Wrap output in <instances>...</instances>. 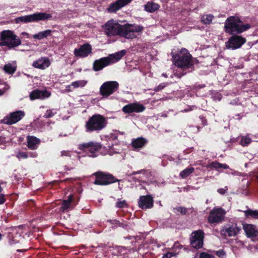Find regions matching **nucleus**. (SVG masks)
Returning <instances> with one entry per match:
<instances>
[{"label": "nucleus", "instance_id": "nucleus-11", "mask_svg": "<svg viewBox=\"0 0 258 258\" xmlns=\"http://www.w3.org/2000/svg\"><path fill=\"white\" fill-rule=\"evenodd\" d=\"M246 42V39L241 36L233 35L230 37L227 42H226V46L227 48L236 49L240 48Z\"/></svg>", "mask_w": 258, "mask_h": 258}, {"label": "nucleus", "instance_id": "nucleus-48", "mask_svg": "<svg viewBox=\"0 0 258 258\" xmlns=\"http://www.w3.org/2000/svg\"><path fill=\"white\" fill-rule=\"evenodd\" d=\"M61 156H71L70 152L69 151H62L61 152Z\"/></svg>", "mask_w": 258, "mask_h": 258}, {"label": "nucleus", "instance_id": "nucleus-57", "mask_svg": "<svg viewBox=\"0 0 258 258\" xmlns=\"http://www.w3.org/2000/svg\"><path fill=\"white\" fill-rule=\"evenodd\" d=\"M28 248H26V249H24V250L18 249V250H17V251H19V252H21V251H25L27 250H28Z\"/></svg>", "mask_w": 258, "mask_h": 258}, {"label": "nucleus", "instance_id": "nucleus-23", "mask_svg": "<svg viewBox=\"0 0 258 258\" xmlns=\"http://www.w3.org/2000/svg\"><path fill=\"white\" fill-rule=\"evenodd\" d=\"M50 61L49 59L46 57H42L38 60L34 61L32 66L35 68L44 70L49 67Z\"/></svg>", "mask_w": 258, "mask_h": 258}, {"label": "nucleus", "instance_id": "nucleus-39", "mask_svg": "<svg viewBox=\"0 0 258 258\" xmlns=\"http://www.w3.org/2000/svg\"><path fill=\"white\" fill-rule=\"evenodd\" d=\"M29 157L28 153L24 152H19L17 155V157L19 159H26Z\"/></svg>", "mask_w": 258, "mask_h": 258}, {"label": "nucleus", "instance_id": "nucleus-1", "mask_svg": "<svg viewBox=\"0 0 258 258\" xmlns=\"http://www.w3.org/2000/svg\"><path fill=\"white\" fill-rule=\"evenodd\" d=\"M104 31L107 37L119 36L126 39L136 38V32H141L144 29L142 26L135 24L126 23L121 25L114 20L108 21L103 26Z\"/></svg>", "mask_w": 258, "mask_h": 258}, {"label": "nucleus", "instance_id": "nucleus-27", "mask_svg": "<svg viewBox=\"0 0 258 258\" xmlns=\"http://www.w3.org/2000/svg\"><path fill=\"white\" fill-rule=\"evenodd\" d=\"M52 31L50 29L46 30L43 31L39 32L37 34H34L32 37L35 39L42 40L51 35Z\"/></svg>", "mask_w": 258, "mask_h": 258}, {"label": "nucleus", "instance_id": "nucleus-2", "mask_svg": "<svg viewBox=\"0 0 258 258\" xmlns=\"http://www.w3.org/2000/svg\"><path fill=\"white\" fill-rule=\"evenodd\" d=\"M249 24H244L237 16H230L227 18L224 25V31L230 35L241 34L250 29Z\"/></svg>", "mask_w": 258, "mask_h": 258}, {"label": "nucleus", "instance_id": "nucleus-45", "mask_svg": "<svg viewBox=\"0 0 258 258\" xmlns=\"http://www.w3.org/2000/svg\"><path fill=\"white\" fill-rule=\"evenodd\" d=\"M117 250L119 253H120V254H124L126 253L125 252H124V251L126 250V248L122 246H118Z\"/></svg>", "mask_w": 258, "mask_h": 258}, {"label": "nucleus", "instance_id": "nucleus-28", "mask_svg": "<svg viewBox=\"0 0 258 258\" xmlns=\"http://www.w3.org/2000/svg\"><path fill=\"white\" fill-rule=\"evenodd\" d=\"M73 201V196L71 195L69 196L67 200H64L62 201L61 206L60 208V210L62 212H64L68 209L70 208L71 205Z\"/></svg>", "mask_w": 258, "mask_h": 258}, {"label": "nucleus", "instance_id": "nucleus-26", "mask_svg": "<svg viewBox=\"0 0 258 258\" xmlns=\"http://www.w3.org/2000/svg\"><path fill=\"white\" fill-rule=\"evenodd\" d=\"M126 53L125 50H122L115 53L109 54L107 57L111 59V64L118 61Z\"/></svg>", "mask_w": 258, "mask_h": 258}, {"label": "nucleus", "instance_id": "nucleus-41", "mask_svg": "<svg viewBox=\"0 0 258 258\" xmlns=\"http://www.w3.org/2000/svg\"><path fill=\"white\" fill-rule=\"evenodd\" d=\"M127 204L125 200L117 201L116 203V207L118 208H122L126 207Z\"/></svg>", "mask_w": 258, "mask_h": 258}, {"label": "nucleus", "instance_id": "nucleus-8", "mask_svg": "<svg viewBox=\"0 0 258 258\" xmlns=\"http://www.w3.org/2000/svg\"><path fill=\"white\" fill-rule=\"evenodd\" d=\"M119 88V84L116 81H107L103 83L100 88V94L104 98L116 92Z\"/></svg>", "mask_w": 258, "mask_h": 258}, {"label": "nucleus", "instance_id": "nucleus-10", "mask_svg": "<svg viewBox=\"0 0 258 258\" xmlns=\"http://www.w3.org/2000/svg\"><path fill=\"white\" fill-rule=\"evenodd\" d=\"M225 211L221 208H214L209 214L208 222L211 224L219 223L224 220Z\"/></svg>", "mask_w": 258, "mask_h": 258}, {"label": "nucleus", "instance_id": "nucleus-62", "mask_svg": "<svg viewBox=\"0 0 258 258\" xmlns=\"http://www.w3.org/2000/svg\"><path fill=\"white\" fill-rule=\"evenodd\" d=\"M31 203L32 204H34V201H31Z\"/></svg>", "mask_w": 258, "mask_h": 258}, {"label": "nucleus", "instance_id": "nucleus-55", "mask_svg": "<svg viewBox=\"0 0 258 258\" xmlns=\"http://www.w3.org/2000/svg\"><path fill=\"white\" fill-rule=\"evenodd\" d=\"M3 190V188L2 186V183L0 182V194L1 193V192Z\"/></svg>", "mask_w": 258, "mask_h": 258}, {"label": "nucleus", "instance_id": "nucleus-54", "mask_svg": "<svg viewBox=\"0 0 258 258\" xmlns=\"http://www.w3.org/2000/svg\"><path fill=\"white\" fill-rule=\"evenodd\" d=\"M142 171L143 170H139V171H136V172H134L133 174L135 175V174H137L141 173H142Z\"/></svg>", "mask_w": 258, "mask_h": 258}, {"label": "nucleus", "instance_id": "nucleus-40", "mask_svg": "<svg viewBox=\"0 0 258 258\" xmlns=\"http://www.w3.org/2000/svg\"><path fill=\"white\" fill-rule=\"evenodd\" d=\"M199 258H215V257L213 255L206 252H202L200 254Z\"/></svg>", "mask_w": 258, "mask_h": 258}, {"label": "nucleus", "instance_id": "nucleus-37", "mask_svg": "<svg viewBox=\"0 0 258 258\" xmlns=\"http://www.w3.org/2000/svg\"><path fill=\"white\" fill-rule=\"evenodd\" d=\"M87 84V82L84 80L75 81L72 83L71 86L76 88L79 87H83Z\"/></svg>", "mask_w": 258, "mask_h": 258}, {"label": "nucleus", "instance_id": "nucleus-36", "mask_svg": "<svg viewBox=\"0 0 258 258\" xmlns=\"http://www.w3.org/2000/svg\"><path fill=\"white\" fill-rule=\"evenodd\" d=\"M214 18V16L211 15H207L206 16H204L202 18V21L205 24H210Z\"/></svg>", "mask_w": 258, "mask_h": 258}, {"label": "nucleus", "instance_id": "nucleus-52", "mask_svg": "<svg viewBox=\"0 0 258 258\" xmlns=\"http://www.w3.org/2000/svg\"><path fill=\"white\" fill-rule=\"evenodd\" d=\"M113 221V222H112V224L118 226L119 223H120V222L119 221L114 220Z\"/></svg>", "mask_w": 258, "mask_h": 258}, {"label": "nucleus", "instance_id": "nucleus-46", "mask_svg": "<svg viewBox=\"0 0 258 258\" xmlns=\"http://www.w3.org/2000/svg\"><path fill=\"white\" fill-rule=\"evenodd\" d=\"M200 119L201 121V123L203 126L207 125V120L206 119L205 117L201 115L200 116Z\"/></svg>", "mask_w": 258, "mask_h": 258}, {"label": "nucleus", "instance_id": "nucleus-13", "mask_svg": "<svg viewBox=\"0 0 258 258\" xmlns=\"http://www.w3.org/2000/svg\"><path fill=\"white\" fill-rule=\"evenodd\" d=\"M101 147L102 146L99 143L90 142L80 144L79 148L84 151H89L91 153L90 156L94 157L96 156L95 154L100 150Z\"/></svg>", "mask_w": 258, "mask_h": 258}, {"label": "nucleus", "instance_id": "nucleus-42", "mask_svg": "<svg viewBox=\"0 0 258 258\" xmlns=\"http://www.w3.org/2000/svg\"><path fill=\"white\" fill-rule=\"evenodd\" d=\"M216 254L219 257L223 258L226 255V252L223 249H220L216 251Z\"/></svg>", "mask_w": 258, "mask_h": 258}, {"label": "nucleus", "instance_id": "nucleus-44", "mask_svg": "<svg viewBox=\"0 0 258 258\" xmlns=\"http://www.w3.org/2000/svg\"><path fill=\"white\" fill-rule=\"evenodd\" d=\"M176 255V253L173 252H167L163 255L162 258H171L173 256H175Z\"/></svg>", "mask_w": 258, "mask_h": 258}, {"label": "nucleus", "instance_id": "nucleus-58", "mask_svg": "<svg viewBox=\"0 0 258 258\" xmlns=\"http://www.w3.org/2000/svg\"><path fill=\"white\" fill-rule=\"evenodd\" d=\"M162 76H164V77H165V78H167V74H165V73H163V74H162Z\"/></svg>", "mask_w": 258, "mask_h": 258}, {"label": "nucleus", "instance_id": "nucleus-51", "mask_svg": "<svg viewBox=\"0 0 258 258\" xmlns=\"http://www.w3.org/2000/svg\"><path fill=\"white\" fill-rule=\"evenodd\" d=\"M29 157H36L37 154L36 153L29 152L28 153Z\"/></svg>", "mask_w": 258, "mask_h": 258}, {"label": "nucleus", "instance_id": "nucleus-14", "mask_svg": "<svg viewBox=\"0 0 258 258\" xmlns=\"http://www.w3.org/2000/svg\"><path fill=\"white\" fill-rule=\"evenodd\" d=\"M146 107L139 102L131 103L124 105L122 111L125 114H131L132 113H141L144 111Z\"/></svg>", "mask_w": 258, "mask_h": 258}, {"label": "nucleus", "instance_id": "nucleus-4", "mask_svg": "<svg viewBox=\"0 0 258 258\" xmlns=\"http://www.w3.org/2000/svg\"><path fill=\"white\" fill-rule=\"evenodd\" d=\"M172 57L174 64L183 70L192 69L194 66L192 55L185 48H182L177 54L173 56Z\"/></svg>", "mask_w": 258, "mask_h": 258}, {"label": "nucleus", "instance_id": "nucleus-3", "mask_svg": "<svg viewBox=\"0 0 258 258\" xmlns=\"http://www.w3.org/2000/svg\"><path fill=\"white\" fill-rule=\"evenodd\" d=\"M107 120L104 116L100 114H95L90 117L85 125V131L88 133H99L107 125Z\"/></svg>", "mask_w": 258, "mask_h": 258}, {"label": "nucleus", "instance_id": "nucleus-15", "mask_svg": "<svg viewBox=\"0 0 258 258\" xmlns=\"http://www.w3.org/2000/svg\"><path fill=\"white\" fill-rule=\"evenodd\" d=\"M138 206L142 210H147L153 207V198L151 195L141 196L138 200Z\"/></svg>", "mask_w": 258, "mask_h": 258}, {"label": "nucleus", "instance_id": "nucleus-25", "mask_svg": "<svg viewBox=\"0 0 258 258\" xmlns=\"http://www.w3.org/2000/svg\"><path fill=\"white\" fill-rule=\"evenodd\" d=\"M148 143L147 140L143 137H139L133 140L131 145L135 149L142 148Z\"/></svg>", "mask_w": 258, "mask_h": 258}, {"label": "nucleus", "instance_id": "nucleus-60", "mask_svg": "<svg viewBox=\"0 0 258 258\" xmlns=\"http://www.w3.org/2000/svg\"><path fill=\"white\" fill-rule=\"evenodd\" d=\"M2 237H3V235L0 233V240L2 239Z\"/></svg>", "mask_w": 258, "mask_h": 258}, {"label": "nucleus", "instance_id": "nucleus-63", "mask_svg": "<svg viewBox=\"0 0 258 258\" xmlns=\"http://www.w3.org/2000/svg\"><path fill=\"white\" fill-rule=\"evenodd\" d=\"M131 238H132V237H128V238L129 239H131Z\"/></svg>", "mask_w": 258, "mask_h": 258}, {"label": "nucleus", "instance_id": "nucleus-17", "mask_svg": "<svg viewBox=\"0 0 258 258\" xmlns=\"http://www.w3.org/2000/svg\"><path fill=\"white\" fill-rule=\"evenodd\" d=\"M7 237L11 245L21 243L25 240L24 237L16 230H13L12 232H8Z\"/></svg>", "mask_w": 258, "mask_h": 258}, {"label": "nucleus", "instance_id": "nucleus-30", "mask_svg": "<svg viewBox=\"0 0 258 258\" xmlns=\"http://www.w3.org/2000/svg\"><path fill=\"white\" fill-rule=\"evenodd\" d=\"M239 144L242 147L248 146L252 142L251 138L246 136H242L237 138Z\"/></svg>", "mask_w": 258, "mask_h": 258}, {"label": "nucleus", "instance_id": "nucleus-16", "mask_svg": "<svg viewBox=\"0 0 258 258\" xmlns=\"http://www.w3.org/2000/svg\"><path fill=\"white\" fill-rule=\"evenodd\" d=\"M92 46L89 43H85L79 48L74 50V55L77 57L81 58L86 57L92 53Z\"/></svg>", "mask_w": 258, "mask_h": 258}, {"label": "nucleus", "instance_id": "nucleus-20", "mask_svg": "<svg viewBox=\"0 0 258 258\" xmlns=\"http://www.w3.org/2000/svg\"><path fill=\"white\" fill-rule=\"evenodd\" d=\"M50 95V93L47 90H39L38 89H35L33 90L30 93L29 97L31 100H34L38 99H44L49 97Z\"/></svg>", "mask_w": 258, "mask_h": 258}, {"label": "nucleus", "instance_id": "nucleus-49", "mask_svg": "<svg viewBox=\"0 0 258 258\" xmlns=\"http://www.w3.org/2000/svg\"><path fill=\"white\" fill-rule=\"evenodd\" d=\"M217 191L221 195H224L226 192V190L224 188H219Z\"/></svg>", "mask_w": 258, "mask_h": 258}, {"label": "nucleus", "instance_id": "nucleus-47", "mask_svg": "<svg viewBox=\"0 0 258 258\" xmlns=\"http://www.w3.org/2000/svg\"><path fill=\"white\" fill-rule=\"evenodd\" d=\"M6 201L5 195L4 194H0V205L4 204Z\"/></svg>", "mask_w": 258, "mask_h": 258}, {"label": "nucleus", "instance_id": "nucleus-18", "mask_svg": "<svg viewBox=\"0 0 258 258\" xmlns=\"http://www.w3.org/2000/svg\"><path fill=\"white\" fill-rule=\"evenodd\" d=\"M111 64V59L107 57L96 59L93 64V69L95 72L102 70L105 67Z\"/></svg>", "mask_w": 258, "mask_h": 258}, {"label": "nucleus", "instance_id": "nucleus-35", "mask_svg": "<svg viewBox=\"0 0 258 258\" xmlns=\"http://www.w3.org/2000/svg\"><path fill=\"white\" fill-rule=\"evenodd\" d=\"M173 211L176 214H178V213H180L181 215H185L187 213L188 210L185 207L180 206L173 208Z\"/></svg>", "mask_w": 258, "mask_h": 258}, {"label": "nucleus", "instance_id": "nucleus-38", "mask_svg": "<svg viewBox=\"0 0 258 258\" xmlns=\"http://www.w3.org/2000/svg\"><path fill=\"white\" fill-rule=\"evenodd\" d=\"M54 114L55 113L52 112L51 109H47L46 111V113L43 115V117L45 118H49L53 117Z\"/></svg>", "mask_w": 258, "mask_h": 258}, {"label": "nucleus", "instance_id": "nucleus-7", "mask_svg": "<svg viewBox=\"0 0 258 258\" xmlns=\"http://www.w3.org/2000/svg\"><path fill=\"white\" fill-rule=\"evenodd\" d=\"M92 176L95 177V179L93 182L95 185H107L119 181L112 174L100 171L94 173Z\"/></svg>", "mask_w": 258, "mask_h": 258}, {"label": "nucleus", "instance_id": "nucleus-34", "mask_svg": "<svg viewBox=\"0 0 258 258\" xmlns=\"http://www.w3.org/2000/svg\"><path fill=\"white\" fill-rule=\"evenodd\" d=\"M194 167L186 168L180 172L179 175L182 178H185L194 171Z\"/></svg>", "mask_w": 258, "mask_h": 258}, {"label": "nucleus", "instance_id": "nucleus-32", "mask_svg": "<svg viewBox=\"0 0 258 258\" xmlns=\"http://www.w3.org/2000/svg\"><path fill=\"white\" fill-rule=\"evenodd\" d=\"M17 69L15 66H13L11 63H8L4 66V71L6 73L10 75H12L15 73Z\"/></svg>", "mask_w": 258, "mask_h": 258}, {"label": "nucleus", "instance_id": "nucleus-21", "mask_svg": "<svg viewBox=\"0 0 258 258\" xmlns=\"http://www.w3.org/2000/svg\"><path fill=\"white\" fill-rule=\"evenodd\" d=\"M240 230V227H238L237 224H233L229 227L223 228L221 230V233L229 237H232L237 235Z\"/></svg>", "mask_w": 258, "mask_h": 258}, {"label": "nucleus", "instance_id": "nucleus-22", "mask_svg": "<svg viewBox=\"0 0 258 258\" xmlns=\"http://www.w3.org/2000/svg\"><path fill=\"white\" fill-rule=\"evenodd\" d=\"M243 229L248 238L255 237L258 235V229L254 225L244 224H243Z\"/></svg>", "mask_w": 258, "mask_h": 258}, {"label": "nucleus", "instance_id": "nucleus-6", "mask_svg": "<svg viewBox=\"0 0 258 258\" xmlns=\"http://www.w3.org/2000/svg\"><path fill=\"white\" fill-rule=\"evenodd\" d=\"M52 15L46 13H36L33 14L17 17L15 19V22L17 24L20 23H28L38 22L39 21H45L50 19Z\"/></svg>", "mask_w": 258, "mask_h": 258}, {"label": "nucleus", "instance_id": "nucleus-12", "mask_svg": "<svg viewBox=\"0 0 258 258\" xmlns=\"http://www.w3.org/2000/svg\"><path fill=\"white\" fill-rule=\"evenodd\" d=\"M25 116V112L22 110H18L10 113L9 116L5 117L2 120L4 124L12 125L17 123Z\"/></svg>", "mask_w": 258, "mask_h": 258}, {"label": "nucleus", "instance_id": "nucleus-5", "mask_svg": "<svg viewBox=\"0 0 258 258\" xmlns=\"http://www.w3.org/2000/svg\"><path fill=\"white\" fill-rule=\"evenodd\" d=\"M21 42L20 38L11 30H4L0 34V46H6L11 49L21 45Z\"/></svg>", "mask_w": 258, "mask_h": 258}, {"label": "nucleus", "instance_id": "nucleus-24", "mask_svg": "<svg viewBox=\"0 0 258 258\" xmlns=\"http://www.w3.org/2000/svg\"><path fill=\"white\" fill-rule=\"evenodd\" d=\"M27 147L30 150H36L40 144V140L33 136L27 137Z\"/></svg>", "mask_w": 258, "mask_h": 258}, {"label": "nucleus", "instance_id": "nucleus-19", "mask_svg": "<svg viewBox=\"0 0 258 258\" xmlns=\"http://www.w3.org/2000/svg\"><path fill=\"white\" fill-rule=\"evenodd\" d=\"M132 0H117L110 4L107 9L109 13H115L122 7L130 4Z\"/></svg>", "mask_w": 258, "mask_h": 258}, {"label": "nucleus", "instance_id": "nucleus-33", "mask_svg": "<svg viewBox=\"0 0 258 258\" xmlns=\"http://www.w3.org/2000/svg\"><path fill=\"white\" fill-rule=\"evenodd\" d=\"M245 216L247 218L251 217L252 218L258 220V210H253L248 209L244 211Z\"/></svg>", "mask_w": 258, "mask_h": 258}, {"label": "nucleus", "instance_id": "nucleus-56", "mask_svg": "<svg viewBox=\"0 0 258 258\" xmlns=\"http://www.w3.org/2000/svg\"><path fill=\"white\" fill-rule=\"evenodd\" d=\"M4 91L0 89V96H2L4 94Z\"/></svg>", "mask_w": 258, "mask_h": 258}, {"label": "nucleus", "instance_id": "nucleus-9", "mask_svg": "<svg viewBox=\"0 0 258 258\" xmlns=\"http://www.w3.org/2000/svg\"><path fill=\"white\" fill-rule=\"evenodd\" d=\"M204 238V232L202 230L194 231L191 233L190 244L196 249H200L203 247Z\"/></svg>", "mask_w": 258, "mask_h": 258}, {"label": "nucleus", "instance_id": "nucleus-59", "mask_svg": "<svg viewBox=\"0 0 258 258\" xmlns=\"http://www.w3.org/2000/svg\"><path fill=\"white\" fill-rule=\"evenodd\" d=\"M201 129V127L199 126H197V132H199Z\"/></svg>", "mask_w": 258, "mask_h": 258}, {"label": "nucleus", "instance_id": "nucleus-31", "mask_svg": "<svg viewBox=\"0 0 258 258\" xmlns=\"http://www.w3.org/2000/svg\"><path fill=\"white\" fill-rule=\"evenodd\" d=\"M208 167L210 168H214L216 170H218L220 168L227 169L229 168V166L226 164H222L217 161H213L209 164Z\"/></svg>", "mask_w": 258, "mask_h": 258}, {"label": "nucleus", "instance_id": "nucleus-61", "mask_svg": "<svg viewBox=\"0 0 258 258\" xmlns=\"http://www.w3.org/2000/svg\"><path fill=\"white\" fill-rule=\"evenodd\" d=\"M235 116H240V114H235Z\"/></svg>", "mask_w": 258, "mask_h": 258}, {"label": "nucleus", "instance_id": "nucleus-53", "mask_svg": "<svg viewBox=\"0 0 258 258\" xmlns=\"http://www.w3.org/2000/svg\"><path fill=\"white\" fill-rule=\"evenodd\" d=\"M21 34L26 36L27 38H29V34L27 32H22Z\"/></svg>", "mask_w": 258, "mask_h": 258}, {"label": "nucleus", "instance_id": "nucleus-43", "mask_svg": "<svg viewBox=\"0 0 258 258\" xmlns=\"http://www.w3.org/2000/svg\"><path fill=\"white\" fill-rule=\"evenodd\" d=\"M165 84H164V83L160 84L158 86L155 87L154 90L155 92H158V91L162 90L163 89H164L165 88Z\"/></svg>", "mask_w": 258, "mask_h": 258}, {"label": "nucleus", "instance_id": "nucleus-50", "mask_svg": "<svg viewBox=\"0 0 258 258\" xmlns=\"http://www.w3.org/2000/svg\"><path fill=\"white\" fill-rule=\"evenodd\" d=\"M118 226L119 227H123L124 228H126L127 227V225L126 224H124L123 223H121L120 222V223H119Z\"/></svg>", "mask_w": 258, "mask_h": 258}, {"label": "nucleus", "instance_id": "nucleus-29", "mask_svg": "<svg viewBox=\"0 0 258 258\" xmlns=\"http://www.w3.org/2000/svg\"><path fill=\"white\" fill-rule=\"evenodd\" d=\"M160 8V6L153 2H148L145 5L144 9L146 12L149 13H153L158 10Z\"/></svg>", "mask_w": 258, "mask_h": 258}]
</instances>
